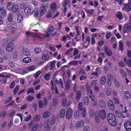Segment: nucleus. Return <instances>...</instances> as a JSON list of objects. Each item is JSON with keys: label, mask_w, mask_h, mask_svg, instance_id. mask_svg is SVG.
<instances>
[{"label": "nucleus", "mask_w": 131, "mask_h": 131, "mask_svg": "<svg viewBox=\"0 0 131 131\" xmlns=\"http://www.w3.org/2000/svg\"><path fill=\"white\" fill-rule=\"evenodd\" d=\"M108 121L111 125L116 126L117 125V121L115 115L112 113H109L107 115Z\"/></svg>", "instance_id": "obj_1"}, {"label": "nucleus", "mask_w": 131, "mask_h": 131, "mask_svg": "<svg viewBox=\"0 0 131 131\" xmlns=\"http://www.w3.org/2000/svg\"><path fill=\"white\" fill-rule=\"evenodd\" d=\"M73 113L72 110L71 108H68L66 113V118L69 119H70L72 117Z\"/></svg>", "instance_id": "obj_2"}, {"label": "nucleus", "mask_w": 131, "mask_h": 131, "mask_svg": "<svg viewBox=\"0 0 131 131\" xmlns=\"http://www.w3.org/2000/svg\"><path fill=\"white\" fill-rule=\"evenodd\" d=\"M108 104V106L110 110L113 111L114 110L115 107L112 100H110L109 101Z\"/></svg>", "instance_id": "obj_3"}, {"label": "nucleus", "mask_w": 131, "mask_h": 131, "mask_svg": "<svg viewBox=\"0 0 131 131\" xmlns=\"http://www.w3.org/2000/svg\"><path fill=\"white\" fill-rule=\"evenodd\" d=\"M125 127L127 131H131V123L130 121H127L124 123Z\"/></svg>", "instance_id": "obj_4"}, {"label": "nucleus", "mask_w": 131, "mask_h": 131, "mask_svg": "<svg viewBox=\"0 0 131 131\" xmlns=\"http://www.w3.org/2000/svg\"><path fill=\"white\" fill-rule=\"evenodd\" d=\"M98 116L101 118V119L103 120L106 117V113L104 110L100 111Z\"/></svg>", "instance_id": "obj_5"}, {"label": "nucleus", "mask_w": 131, "mask_h": 131, "mask_svg": "<svg viewBox=\"0 0 131 131\" xmlns=\"http://www.w3.org/2000/svg\"><path fill=\"white\" fill-rule=\"evenodd\" d=\"M6 9L3 7L1 8H0V17H3L5 16L6 15Z\"/></svg>", "instance_id": "obj_6"}, {"label": "nucleus", "mask_w": 131, "mask_h": 131, "mask_svg": "<svg viewBox=\"0 0 131 131\" xmlns=\"http://www.w3.org/2000/svg\"><path fill=\"white\" fill-rule=\"evenodd\" d=\"M46 9L45 6H41L40 8L39 14L41 16L43 15L46 12Z\"/></svg>", "instance_id": "obj_7"}, {"label": "nucleus", "mask_w": 131, "mask_h": 131, "mask_svg": "<svg viewBox=\"0 0 131 131\" xmlns=\"http://www.w3.org/2000/svg\"><path fill=\"white\" fill-rule=\"evenodd\" d=\"M56 61V60H54L51 62L49 66L48 65L45 68V69L47 70L48 68H49L50 66V70H51L53 69L55 66V63Z\"/></svg>", "instance_id": "obj_8"}, {"label": "nucleus", "mask_w": 131, "mask_h": 131, "mask_svg": "<svg viewBox=\"0 0 131 131\" xmlns=\"http://www.w3.org/2000/svg\"><path fill=\"white\" fill-rule=\"evenodd\" d=\"M128 110H125L124 111H123L122 112V117L123 118H126L127 117H128L130 120H131V115L127 113L126 115L124 114L125 113H127Z\"/></svg>", "instance_id": "obj_9"}, {"label": "nucleus", "mask_w": 131, "mask_h": 131, "mask_svg": "<svg viewBox=\"0 0 131 131\" xmlns=\"http://www.w3.org/2000/svg\"><path fill=\"white\" fill-rule=\"evenodd\" d=\"M13 18V15L12 13H10L8 14L7 16V19L9 23H8L7 22V25L8 26H9L10 25V23L12 22V19Z\"/></svg>", "instance_id": "obj_10"}, {"label": "nucleus", "mask_w": 131, "mask_h": 131, "mask_svg": "<svg viewBox=\"0 0 131 131\" xmlns=\"http://www.w3.org/2000/svg\"><path fill=\"white\" fill-rule=\"evenodd\" d=\"M105 52L107 55L110 57L112 56L113 53L111 49H109L107 47H106L105 48Z\"/></svg>", "instance_id": "obj_11"}, {"label": "nucleus", "mask_w": 131, "mask_h": 131, "mask_svg": "<svg viewBox=\"0 0 131 131\" xmlns=\"http://www.w3.org/2000/svg\"><path fill=\"white\" fill-rule=\"evenodd\" d=\"M14 5V4L10 2H8L6 6L7 9L8 10L11 11L12 10Z\"/></svg>", "instance_id": "obj_12"}, {"label": "nucleus", "mask_w": 131, "mask_h": 131, "mask_svg": "<svg viewBox=\"0 0 131 131\" xmlns=\"http://www.w3.org/2000/svg\"><path fill=\"white\" fill-rule=\"evenodd\" d=\"M22 50H23V53L25 55L28 56L30 55V51L27 48H23L22 49Z\"/></svg>", "instance_id": "obj_13"}, {"label": "nucleus", "mask_w": 131, "mask_h": 131, "mask_svg": "<svg viewBox=\"0 0 131 131\" xmlns=\"http://www.w3.org/2000/svg\"><path fill=\"white\" fill-rule=\"evenodd\" d=\"M54 28L53 26L51 25L50 26L47 32V35L48 36H49L54 31Z\"/></svg>", "instance_id": "obj_14"}, {"label": "nucleus", "mask_w": 131, "mask_h": 131, "mask_svg": "<svg viewBox=\"0 0 131 131\" xmlns=\"http://www.w3.org/2000/svg\"><path fill=\"white\" fill-rule=\"evenodd\" d=\"M81 95V92L80 91H78L76 93V100L78 101L80 99Z\"/></svg>", "instance_id": "obj_15"}, {"label": "nucleus", "mask_w": 131, "mask_h": 131, "mask_svg": "<svg viewBox=\"0 0 131 131\" xmlns=\"http://www.w3.org/2000/svg\"><path fill=\"white\" fill-rule=\"evenodd\" d=\"M30 8L28 6L26 7L24 9L25 13L27 15H28L30 13Z\"/></svg>", "instance_id": "obj_16"}, {"label": "nucleus", "mask_w": 131, "mask_h": 131, "mask_svg": "<svg viewBox=\"0 0 131 131\" xmlns=\"http://www.w3.org/2000/svg\"><path fill=\"white\" fill-rule=\"evenodd\" d=\"M84 122L83 120H81L80 121L77 123L76 125V126L78 127H81L84 125Z\"/></svg>", "instance_id": "obj_17"}, {"label": "nucleus", "mask_w": 131, "mask_h": 131, "mask_svg": "<svg viewBox=\"0 0 131 131\" xmlns=\"http://www.w3.org/2000/svg\"><path fill=\"white\" fill-rule=\"evenodd\" d=\"M43 125L45 128H50L51 126V124L49 121L48 120L47 121L44 122Z\"/></svg>", "instance_id": "obj_18"}, {"label": "nucleus", "mask_w": 131, "mask_h": 131, "mask_svg": "<svg viewBox=\"0 0 131 131\" xmlns=\"http://www.w3.org/2000/svg\"><path fill=\"white\" fill-rule=\"evenodd\" d=\"M99 105L103 108H104L106 107V103L103 100H101L99 102Z\"/></svg>", "instance_id": "obj_19"}, {"label": "nucleus", "mask_w": 131, "mask_h": 131, "mask_svg": "<svg viewBox=\"0 0 131 131\" xmlns=\"http://www.w3.org/2000/svg\"><path fill=\"white\" fill-rule=\"evenodd\" d=\"M74 118L75 119H78L80 118V112L79 111H75L74 113Z\"/></svg>", "instance_id": "obj_20"}, {"label": "nucleus", "mask_w": 131, "mask_h": 131, "mask_svg": "<svg viewBox=\"0 0 131 131\" xmlns=\"http://www.w3.org/2000/svg\"><path fill=\"white\" fill-rule=\"evenodd\" d=\"M116 15L119 20H121L123 18V16L122 13L120 12H118L116 13Z\"/></svg>", "instance_id": "obj_21"}, {"label": "nucleus", "mask_w": 131, "mask_h": 131, "mask_svg": "<svg viewBox=\"0 0 131 131\" xmlns=\"http://www.w3.org/2000/svg\"><path fill=\"white\" fill-rule=\"evenodd\" d=\"M50 113L48 111L45 112L43 114V117L44 118H47L50 115Z\"/></svg>", "instance_id": "obj_22"}, {"label": "nucleus", "mask_w": 131, "mask_h": 131, "mask_svg": "<svg viewBox=\"0 0 131 131\" xmlns=\"http://www.w3.org/2000/svg\"><path fill=\"white\" fill-rule=\"evenodd\" d=\"M48 120L49 121L51 124L53 125L55 123L56 119L55 117H53L51 119H48Z\"/></svg>", "instance_id": "obj_23"}, {"label": "nucleus", "mask_w": 131, "mask_h": 131, "mask_svg": "<svg viewBox=\"0 0 131 131\" xmlns=\"http://www.w3.org/2000/svg\"><path fill=\"white\" fill-rule=\"evenodd\" d=\"M128 26H128L127 25H126L125 24L124 25L123 28V31L124 33H128Z\"/></svg>", "instance_id": "obj_24"}, {"label": "nucleus", "mask_w": 131, "mask_h": 131, "mask_svg": "<svg viewBox=\"0 0 131 131\" xmlns=\"http://www.w3.org/2000/svg\"><path fill=\"white\" fill-rule=\"evenodd\" d=\"M19 9V7L18 5H14L12 8V10L13 12L14 13H16L17 12Z\"/></svg>", "instance_id": "obj_25"}, {"label": "nucleus", "mask_w": 131, "mask_h": 131, "mask_svg": "<svg viewBox=\"0 0 131 131\" xmlns=\"http://www.w3.org/2000/svg\"><path fill=\"white\" fill-rule=\"evenodd\" d=\"M31 59L29 57H25L24 58L23 60V62L27 63L31 61Z\"/></svg>", "instance_id": "obj_26"}, {"label": "nucleus", "mask_w": 131, "mask_h": 131, "mask_svg": "<svg viewBox=\"0 0 131 131\" xmlns=\"http://www.w3.org/2000/svg\"><path fill=\"white\" fill-rule=\"evenodd\" d=\"M106 81V78L105 76H104L101 78L100 80V83L102 85H104Z\"/></svg>", "instance_id": "obj_27"}, {"label": "nucleus", "mask_w": 131, "mask_h": 131, "mask_svg": "<svg viewBox=\"0 0 131 131\" xmlns=\"http://www.w3.org/2000/svg\"><path fill=\"white\" fill-rule=\"evenodd\" d=\"M124 6L126 10L128 12L131 10V5L128 4H125Z\"/></svg>", "instance_id": "obj_28"}, {"label": "nucleus", "mask_w": 131, "mask_h": 131, "mask_svg": "<svg viewBox=\"0 0 131 131\" xmlns=\"http://www.w3.org/2000/svg\"><path fill=\"white\" fill-rule=\"evenodd\" d=\"M23 18V16L21 14H19L18 15L17 17V21L18 23H20L22 21Z\"/></svg>", "instance_id": "obj_29"}, {"label": "nucleus", "mask_w": 131, "mask_h": 131, "mask_svg": "<svg viewBox=\"0 0 131 131\" xmlns=\"http://www.w3.org/2000/svg\"><path fill=\"white\" fill-rule=\"evenodd\" d=\"M84 104L85 106L88 105L89 104V101L88 97L87 96H86L84 98Z\"/></svg>", "instance_id": "obj_30"}, {"label": "nucleus", "mask_w": 131, "mask_h": 131, "mask_svg": "<svg viewBox=\"0 0 131 131\" xmlns=\"http://www.w3.org/2000/svg\"><path fill=\"white\" fill-rule=\"evenodd\" d=\"M41 58L45 60H47L50 58V56L48 54H44L42 57Z\"/></svg>", "instance_id": "obj_31"}, {"label": "nucleus", "mask_w": 131, "mask_h": 131, "mask_svg": "<svg viewBox=\"0 0 131 131\" xmlns=\"http://www.w3.org/2000/svg\"><path fill=\"white\" fill-rule=\"evenodd\" d=\"M65 115V110L64 109H62L61 110L60 112V116L61 118H63L64 117Z\"/></svg>", "instance_id": "obj_32"}, {"label": "nucleus", "mask_w": 131, "mask_h": 131, "mask_svg": "<svg viewBox=\"0 0 131 131\" xmlns=\"http://www.w3.org/2000/svg\"><path fill=\"white\" fill-rule=\"evenodd\" d=\"M119 50L120 51H123V42L120 41L119 42Z\"/></svg>", "instance_id": "obj_33"}, {"label": "nucleus", "mask_w": 131, "mask_h": 131, "mask_svg": "<svg viewBox=\"0 0 131 131\" xmlns=\"http://www.w3.org/2000/svg\"><path fill=\"white\" fill-rule=\"evenodd\" d=\"M70 82V81L69 80L67 81L66 82L65 86L67 90H68L71 87Z\"/></svg>", "instance_id": "obj_34"}, {"label": "nucleus", "mask_w": 131, "mask_h": 131, "mask_svg": "<svg viewBox=\"0 0 131 131\" xmlns=\"http://www.w3.org/2000/svg\"><path fill=\"white\" fill-rule=\"evenodd\" d=\"M38 127L37 124H35L33 126L31 129V131H36Z\"/></svg>", "instance_id": "obj_35"}, {"label": "nucleus", "mask_w": 131, "mask_h": 131, "mask_svg": "<svg viewBox=\"0 0 131 131\" xmlns=\"http://www.w3.org/2000/svg\"><path fill=\"white\" fill-rule=\"evenodd\" d=\"M78 61L77 60L72 61H71L69 63V64L71 66L72 65H77L78 64Z\"/></svg>", "instance_id": "obj_36"}, {"label": "nucleus", "mask_w": 131, "mask_h": 131, "mask_svg": "<svg viewBox=\"0 0 131 131\" xmlns=\"http://www.w3.org/2000/svg\"><path fill=\"white\" fill-rule=\"evenodd\" d=\"M50 8L53 11H55L56 9V4L54 3L51 4V5Z\"/></svg>", "instance_id": "obj_37"}, {"label": "nucleus", "mask_w": 131, "mask_h": 131, "mask_svg": "<svg viewBox=\"0 0 131 131\" xmlns=\"http://www.w3.org/2000/svg\"><path fill=\"white\" fill-rule=\"evenodd\" d=\"M83 103L82 102H80L78 104V108L80 111H82L84 109V108L83 107Z\"/></svg>", "instance_id": "obj_38"}, {"label": "nucleus", "mask_w": 131, "mask_h": 131, "mask_svg": "<svg viewBox=\"0 0 131 131\" xmlns=\"http://www.w3.org/2000/svg\"><path fill=\"white\" fill-rule=\"evenodd\" d=\"M50 74L49 73H48L44 76V78L47 81L49 80Z\"/></svg>", "instance_id": "obj_39"}, {"label": "nucleus", "mask_w": 131, "mask_h": 131, "mask_svg": "<svg viewBox=\"0 0 131 131\" xmlns=\"http://www.w3.org/2000/svg\"><path fill=\"white\" fill-rule=\"evenodd\" d=\"M94 10H95L94 9H92L91 10L88 9L86 10L85 11L87 14L92 15L93 13Z\"/></svg>", "instance_id": "obj_40"}, {"label": "nucleus", "mask_w": 131, "mask_h": 131, "mask_svg": "<svg viewBox=\"0 0 131 131\" xmlns=\"http://www.w3.org/2000/svg\"><path fill=\"white\" fill-rule=\"evenodd\" d=\"M19 88V85L17 86L15 89L13 91V94L14 95L16 94L18 91Z\"/></svg>", "instance_id": "obj_41"}, {"label": "nucleus", "mask_w": 131, "mask_h": 131, "mask_svg": "<svg viewBox=\"0 0 131 131\" xmlns=\"http://www.w3.org/2000/svg\"><path fill=\"white\" fill-rule=\"evenodd\" d=\"M124 95L125 97L127 99H128L130 97L128 91H125L124 92Z\"/></svg>", "instance_id": "obj_42"}, {"label": "nucleus", "mask_w": 131, "mask_h": 131, "mask_svg": "<svg viewBox=\"0 0 131 131\" xmlns=\"http://www.w3.org/2000/svg\"><path fill=\"white\" fill-rule=\"evenodd\" d=\"M44 102L42 100H40L39 103L38 105L39 108H42L43 107L44 105Z\"/></svg>", "instance_id": "obj_43"}, {"label": "nucleus", "mask_w": 131, "mask_h": 131, "mask_svg": "<svg viewBox=\"0 0 131 131\" xmlns=\"http://www.w3.org/2000/svg\"><path fill=\"white\" fill-rule=\"evenodd\" d=\"M40 115H37L35 116L34 118V121L35 122L38 121L40 120Z\"/></svg>", "instance_id": "obj_44"}, {"label": "nucleus", "mask_w": 131, "mask_h": 131, "mask_svg": "<svg viewBox=\"0 0 131 131\" xmlns=\"http://www.w3.org/2000/svg\"><path fill=\"white\" fill-rule=\"evenodd\" d=\"M82 111V113L83 116L84 117H85L86 115V110L85 108L84 107V109Z\"/></svg>", "instance_id": "obj_45"}, {"label": "nucleus", "mask_w": 131, "mask_h": 131, "mask_svg": "<svg viewBox=\"0 0 131 131\" xmlns=\"http://www.w3.org/2000/svg\"><path fill=\"white\" fill-rule=\"evenodd\" d=\"M97 82V80H93L91 82L90 85L91 87H93L94 85H95Z\"/></svg>", "instance_id": "obj_46"}, {"label": "nucleus", "mask_w": 131, "mask_h": 131, "mask_svg": "<svg viewBox=\"0 0 131 131\" xmlns=\"http://www.w3.org/2000/svg\"><path fill=\"white\" fill-rule=\"evenodd\" d=\"M89 115L90 117L92 118L94 115V111L93 110H91L89 111Z\"/></svg>", "instance_id": "obj_47"}, {"label": "nucleus", "mask_w": 131, "mask_h": 131, "mask_svg": "<svg viewBox=\"0 0 131 131\" xmlns=\"http://www.w3.org/2000/svg\"><path fill=\"white\" fill-rule=\"evenodd\" d=\"M90 127L89 126H86L84 128L83 131H90Z\"/></svg>", "instance_id": "obj_48"}, {"label": "nucleus", "mask_w": 131, "mask_h": 131, "mask_svg": "<svg viewBox=\"0 0 131 131\" xmlns=\"http://www.w3.org/2000/svg\"><path fill=\"white\" fill-rule=\"evenodd\" d=\"M41 50L40 48H35L34 51L36 53H38L41 52Z\"/></svg>", "instance_id": "obj_49"}, {"label": "nucleus", "mask_w": 131, "mask_h": 131, "mask_svg": "<svg viewBox=\"0 0 131 131\" xmlns=\"http://www.w3.org/2000/svg\"><path fill=\"white\" fill-rule=\"evenodd\" d=\"M15 111L14 110H12L11 111L10 113H8L7 114V116L8 115V114H9V116H10V117H12L13 115L15 114Z\"/></svg>", "instance_id": "obj_50"}, {"label": "nucleus", "mask_w": 131, "mask_h": 131, "mask_svg": "<svg viewBox=\"0 0 131 131\" xmlns=\"http://www.w3.org/2000/svg\"><path fill=\"white\" fill-rule=\"evenodd\" d=\"M34 92V90L33 88H30L28 90L27 92V94H28L30 93H33Z\"/></svg>", "instance_id": "obj_51"}, {"label": "nucleus", "mask_w": 131, "mask_h": 131, "mask_svg": "<svg viewBox=\"0 0 131 131\" xmlns=\"http://www.w3.org/2000/svg\"><path fill=\"white\" fill-rule=\"evenodd\" d=\"M34 13V16L35 17H37L38 14V11H36V12L33 11L32 12L31 14Z\"/></svg>", "instance_id": "obj_52"}, {"label": "nucleus", "mask_w": 131, "mask_h": 131, "mask_svg": "<svg viewBox=\"0 0 131 131\" xmlns=\"http://www.w3.org/2000/svg\"><path fill=\"white\" fill-rule=\"evenodd\" d=\"M14 44L12 43H9L8 44L6 47H8L7 48L8 49V48L9 47L12 48H13L14 47Z\"/></svg>", "instance_id": "obj_53"}, {"label": "nucleus", "mask_w": 131, "mask_h": 131, "mask_svg": "<svg viewBox=\"0 0 131 131\" xmlns=\"http://www.w3.org/2000/svg\"><path fill=\"white\" fill-rule=\"evenodd\" d=\"M125 65H127L128 67H131V59H129V60L125 64Z\"/></svg>", "instance_id": "obj_54"}, {"label": "nucleus", "mask_w": 131, "mask_h": 131, "mask_svg": "<svg viewBox=\"0 0 131 131\" xmlns=\"http://www.w3.org/2000/svg\"><path fill=\"white\" fill-rule=\"evenodd\" d=\"M35 69V67L34 66L28 67L27 68V70L29 71H32Z\"/></svg>", "instance_id": "obj_55"}, {"label": "nucleus", "mask_w": 131, "mask_h": 131, "mask_svg": "<svg viewBox=\"0 0 131 131\" xmlns=\"http://www.w3.org/2000/svg\"><path fill=\"white\" fill-rule=\"evenodd\" d=\"M58 101L57 99L56 98H54L53 101V105L54 106H56L58 103Z\"/></svg>", "instance_id": "obj_56"}, {"label": "nucleus", "mask_w": 131, "mask_h": 131, "mask_svg": "<svg viewBox=\"0 0 131 131\" xmlns=\"http://www.w3.org/2000/svg\"><path fill=\"white\" fill-rule=\"evenodd\" d=\"M100 118L98 115L97 116H96L95 118L96 122L97 123H99L100 122Z\"/></svg>", "instance_id": "obj_57"}, {"label": "nucleus", "mask_w": 131, "mask_h": 131, "mask_svg": "<svg viewBox=\"0 0 131 131\" xmlns=\"http://www.w3.org/2000/svg\"><path fill=\"white\" fill-rule=\"evenodd\" d=\"M73 49V48H71L69 49H68L65 53V55H67L69 53L71 52L72 51Z\"/></svg>", "instance_id": "obj_58"}, {"label": "nucleus", "mask_w": 131, "mask_h": 131, "mask_svg": "<svg viewBox=\"0 0 131 131\" xmlns=\"http://www.w3.org/2000/svg\"><path fill=\"white\" fill-rule=\"evenodd\" d=\"M112 35L111 34V32H108L106 33V38L108 39H109L110 36Z\"/></svg>", "instance_id": "obj_59"}, {"label": "nucleus", "mask_w": 131, "mask_h": 131, "mask_svg": "<svg viewBox=\"0 0 131 131\" xmlns=\"http://www.w3.org/2000/svg\"><path fill=\"white\" fill-rule=\"evenodd\" d=\"M126 25H127L128 27V32L130 31H131V22L127 24H126Z\"/></svg>", "instance_id": "obj_60"}, {"label": "nucleus", "mask_w": 131, "mask_h": 131, "mask_svg": "<svg viewBox=\"0 0 131 131\" xmlns=\"http://www.w3.org/2000/svg\"><path fill=\"white\" fill-rule=\"evenodd\" d=\"M79 53V51L78 49L76 48H75L74 49V52L73 53V55L74 56H75Z\"/></svg>", "instance_id": "obj_61"}, {"label": "nucleus", "mask_w": 131, "mask_h": 131, "mask_svg": "<svg viewBox=\"0 0 131 131\" xmlns=\"http://www.w3.org/2000/svg\"><path fill=\"white\" fill-rule=\"evenodd\" d=\"M122 71L121 74L124 77H126L127 76V74L126 72H124L122 69L121 70Z\"/></svg>", "instance_id": "obj_62"}, {"label": "nucleus", "mask_w": 131, "mask_h": 131, "mask_svg": "<svg viewBox=\"0 0 131 131\" xmlns=\"http://www.w3.org/2000/svg\"><path fill=\"white\" fill-rule=\"evenodd\" d=\"M41 72H40V71H38L34 75V77L35 78H37V77H38L40 73H41Z\"/></svg>", "instance_id": "obj_63"}, {"label": "nucleus", "mask_w": 131, "mask_h": 131, "mask_svg": "<svg viewBox=\"0 0 131 131\" xmlns=\"http://www.w3.org/2000/svg\"><path fill=\"white\" fill-rule=\"evenodd\" d=\"M85 73V71L82 69L80 70L79 72V74L81 75L83 74H84Z\"/></svg>", "instance_id": "obj_64"}]
</instances>
